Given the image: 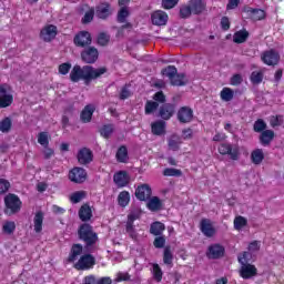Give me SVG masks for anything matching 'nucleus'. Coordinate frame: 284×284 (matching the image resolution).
<instances>
[{
    "instance_id": "f257e3e1",
    "label": "nucleus",
    "mask_w": 284,
    "mask_h": 284,
    "mask_svg": "<svg viewBox=\"0 0 284 284\" xmlns=\"http://www.w3.org/2000/svg\"><path fill=\"white\" fill-rule=\"evenodd\" d=\"M108 72V68H94L90 64L81 67L75 64L70 72V81L72 83H79V81H84V85H90L92 81H97V79H101L103 74Z\"/></svg>"
},
{
    "instance_id": "f03ea898",
    "label": "nucleus",
    "mask_w": 284,
    "mask_h": 284,
    "mask_svg": "<svg viewBox=\"0 0 284 284\" xmlns=\"http://www.w3.org/2000/svg\"><path fill=\"white\" fill-rule=\"evenodd\" d=\"M78 239L84 243L85 247H92L97 245L99 234L94 232L92 225L83 223L78 229Z\"/></svg>"
},
{
    "instance_id": "7ed1b4c3",
    "label": "nucleus",
    "mask_w": 284,
    "mask_h": 284,
    "mask_svg": "<svg viewBox=\"0 0 284 284\" xmlns=\"http://www.w3.org/2000/svg\"><path fill=\"white\" fill-rule=\"evenodd\" d=\"M161 74L168 77L171 85L182 87L187 84V79H185V73H179V70L174 65H169L162 69Z\"/></svg>"
},
{
    "instance_id": "20e7f679",
    "label": "nucleus",
    "mask_w": 284,
    "mask_h": 284,
    "mask_svg": "<svg viewBox=\"0 0 284 284\" xmlns=\"http://www.w3.org/2000/svg\"><path fill=\"white\" fill-rule=\"evenodd\" d=\"M97 265V258L93 257L92 254H84L80 256L78 262L74 264L75 270H92Z\"/></svg>"
},
{
    "instance_id": "39448f33",
    "label": "nucleus",
    "mask_w": 284,
    "mask_h": 284,
    "mask_svg": "<svg viewBox=\"0 0 284 284\" xmlns=\"http://www.w3.org/2000/svg\"><path fill=\"white\" fill-rule=\"evenodd\" d=\"M176 112V104L174 103H164L159 108L156 116L162 119V121H170Z\"/></svg>"
},
{
    "instance_id": "423d86ee",
    "label": "nucleus",
    "mask_w": 284,
    "mask_h": 284,
    "mask_svg": "<svg viewBox=\"0 0 284 284\" xmlns=\"http://www.w3.org/2000/svg\"><path fill=\"white\" fill-rule=\"evenodd\" d=\"M4 204L7 210H10L12 214H17L21 211V199H19L16 194L9 193L4 197Z\"/></svg>"
},
{
    "instance_id": "0eeeda50",
    "label": "nucleus",
    "mask_w": 284,
    "mask_h": 284,
    "mask_svg": "<svg viewBox=\"0 0 284 284\" xmlns=\"http://www.w3.org/2000/svg\"><path fill=\"white\" fill-rule=\"evenodd\" d=\"M73 43L77 48H88L92 45V34L88 31H80L74 36Z\"/></svg>"
},
{
    "instance_id": "6e6552de",
    "label": "nucleus",
    "mask_w": 284,
    "mask_h": 284,
    "mask_svg": "<svg viewBox=\"0 0 284 284\" xmlns=\"http://www.w3.org/2000/svg\"><path fill=\"white\" fill-rule=\"evenodd\" d=\"M217 150L222 156L229 155L232 161H239V146L225 142Z\"/></svg>"
},
{
    "instance_id": "1a4fd4ad",
    "label": "nucleus",
    "mask_w": 284,
    "mask_h": 284,
    "mask_svg": "<svg viewBox=\"0 0 284 284\" xmlns=\"http://www.w3.org/2000/svg\"><path fill=\"white\" fill-rule=\"evenodd\" d=\"M200 232H202L203 236L206 239H213V236H216V227H214L212 220L202 219L200 222Z\"/></svg>"
},
{
    "instance_id": "9d476101",
    "label": "nucleus",
    "mask_w": 284,
    "mask_h": 284,
    "mask_svg": "<svg viewBox=\"0 0 284 284\" xmlns=\"http://www.w3.org/2000/svg\"><path fill=\"white\" fill-rule=\"evenodd\" d=\"M83 63L92 64L99 60V50L94 47H88L81 52Z\"/></svg>"
},
{
    "instance_id": "9b49d317",
    "label": "nucleus",
    "mask_w": 284,
    "mask_h": 284,
    "mask_svg": "<svg viewBox=\"0 0 284 284\" xmlns=\"http://www.w3.org/2000/svg\"><path fill=\"white\" fill-rule=\"evenodd\" d=\"M258 275V268L254 264H241L240 267V276L244 281H250V278H254V276Z\"/></svg>"
},
{
    "instance_id": "f8f14e48",
    "label": "nucleus",
    "mask_w": 284,
    "mask_h": 284,
    "mask_svg": "<svg viewBox=\"0 0 284 284\" xmlns=\"http://www.w3.org/2000/svg\"><path fill=\"white\" fill-rule=\"evenodd\" d=\"M58 29L54 24H48L40 31V39L44 41L45 43H50V41H53V39H57Z\"/></svg>"
},
{
    "instance_id": "ddd939ff",
    "label": "nucleus",
    "mask_w": 284,
    "mask_h": 284,
    "mask_svg": "<svg viewBox=\"0 0 284 284\" xmlns=\"http://www.w3.org/2000/svg\"><path fill=\"white\" fill-rule=\"evenodd\" d=\"M176 118L180 123H192L194 121V110L190 106H182L179 109Z\"/></svg>"
},
{
    "instance_id": "4468645a",
    "label": "nucleus",
    "mask_w": 284,
    "mask_h": 284,
    "mask_svg": "<svg viewBox=\"0 0 284 284\" xmlns=\"http://www.w3.org/2000/svg\"><path fill=\"white\" fill-rule=\"evenodd\" d=\"M207 258L219 260L225 256V246L221 244H211L206 250Z\"/></svg>"
},
{
    "instance_id": "2eb2a0df",
    "label": "nucleus",
    "mask_w": 284,
    "mask_h": 284,
    "mask_svg": "<svg viewBox=\"0 0 284 284\" xmlns=\"http://www.w3.org/2000/svg\"><path fill=\"white\" fill-rule=\"evenodd\" d=\"M69 179L72 183H85L88 173L85 172V169L77 166L69 172Z\"/></svg>"
},
{
    "instance_id": "dca6fc26",
    "label": "nucleus",
    "mask_w": 284,
    "mask_h": 284,
    "mask_svg": "<svg viewBox=\"0 0 284 284\" xmlns=\"http://www.w3.org/2000/svg\"><path fill=\"white\" fill-rule=\"evenodd\" d=\"M152 197V187L150 184H141L135 189V199L138 201H149Z\"/></svg>"
},
{
    "instance_id": "f3484780",
    "label": "nucleus",
    "mask_w": 284,
    "mask_h": 284,
    "mask_svg": "<svg viewBox=\"0 0 284 284\" xmlns=\"http://www.w3.org/2000/svg\"><path fill=\"white\" fill-rule=\"evenodd\" d=\"M262 61L266 65H278V62L281 61V54H278L274 49L265 51L262 55Z\"/></svg>"
},
{
    "instance_id": "a211bd4d",
    "label": "nucleus",
    "mask_w": 284,
    "mask_h": 284,
    "mask_svg": "<svg viewBox=\"0 0 284 284\" xmlns=\"http://www.w3.org/2000/svg\"><path fill=\"white\" fill-rule=\"evenodd\" d=\"M77 159L80 165H90V162L94 160V154L92 153V150L82 148L78 152Z\"/></svg>"
},
{
    "instance_id": "6ab92c4d",
    "label": "nucleus",
    "mask_w": 284,
    "mask_h": 284,
    "mask_svg": "<svg viewBox=\"0 0 284 284\" xmlns=\"http://www.w3.org/2000/svg\"><path fill=\"white\" fill-rule=\"evenodd\" d=\"M14 98L8 92V87L0 85V109L10 108Z\"/></svg>"
},
{
    "instance_id": "aec40b11",
    "label": "nucleus",
    "mask_w": 284,
    "mask_h": 284,
    "mask_svg": "<svg viewBox=\"0 0 284 284\" xmlns=\"http://www.w3.org/2000/svg\"><path fill=\"white\" fill-rule=\"evenodd\" d=\"M243 12H245L248 19H252V21H263V19H265V11L262 9L244 7Z\"/></svg>"
},
{
    "instance_id": "412c9836",
    "label": "nucleus",
    "mask_w": 284,
    "mask_h": 284,
    "mask_svg": "<svg viewBox=\"0 0 284 284\" xmlns=\"http://www.w3.org/2000/svg\"><path fill=\"white\" fill-rule=\"evenodd\" d=\"M189 7L192 14H203L207 10V4L203 0H190Z\"/></svg>"
},
{
    "instance_id": "4be33fe9",
    "label": "nucleus",
    "mask_w": 284,
    "mask_h": 284,
    "mask_svg": "<svg viewBox=\"0 0 284 284\" xmlns=\"http://www.w3.org/2000/svg\"><path fill=\"white\" fill-rule=\"evenodd\" d=\"M113 181L118 187H125L130 184V175L125 171H119L114 174Z\"/></svg>"
},
{
    "instance_id": "5701e85b",
    "label": "nucleus",
    "mask_w": 284,
    "mask_h": 284,
    "mask_svg": "<svg viewBox=\"0 0 284 284\" xmlns=\"http://www.w3.org/2000/svg\"><path fill=\"white\" fill-rule=\"evenodd\" d=\"M153 26H165L168 23V13L165 11H154L151 16Z\"/></svg>"
},
{
    "instance_id": "b1692460",
    "label": "nucleus",
    "mask_w": 284,
    "mask_h": 284,
    "mask_svg": "<svg viewBox=\"0 0 284 284\" xmlns=\"http://www.w3.org/2000/svg\"><path fill=\"white\" fill-rule=\"evenodd\" d=\"M162 258L166 267H174V252H172V246L168 245L164 247Z\"/></svg>"
},
{
    "instance_id": "393cba45",
    "label": "nucleus",
    "mask_w": 284,
    "mask_h": 284,
    "mask_svg": "<svg viewBox=\"0 0 284 284\" xmlns=\"http://www.w3.org/2000/svg\"><path fill=\"white\" fill-rule=\"evenodd\" d=\"M146 207L150 212H161L163 210V201L159 196H153L148 200Z\"/></svg>"
},
{
    "instance_id": "a878e982",
    "label": "nucleus",
    "mask_w": 284,
    "mask_h": 284,
    "mask_svg": "<svg viewBox=\"0 0 284 284\" xmlns=\"http://www.w3.org/2000/svg\"><path fill=\"white\" fill-rule=\"evenodd\" d=\"M83 254V245L81 244H73L71 246L69 256H68V263H74L79 256Z\"/></svg>"
},
{
    "instance_id": "bb28decb",
    "label": "nucleus",
    "mask_w": 284,
    "mask_h": 284,
    "mask_svg": "<svg viewBox=\"0 0 284 284\" xmlns=\"http://www.w3.org/2000/svg\"><path fill=\"white\" fill-rule=\"evenodd\" d=\"M165 121L163 120H158L151 124V132L155 136H163L165 134Z\"/></svg>"
},
{
    "instance_id": "cd10ccee",
    "label": "nucleus",
    "mask_w": 284,
    "mask_h": 284,
    "mask_svg": "<svg viewBox=\"0 0 284 284\" xmlns=\"http://www.w3.org/2000/svg\"><path fill=\"white\" fill-rule=\"evenodd\" d=\"M112 14V11H110V4L109 3H101L95 9V16L98 19H108Z\"/></svg>"
},
{
    "instance_id": "c85d7f7f",
    "label": "nucleus",
    "mask_w": 284,
    "mask_h": 284,
    "mask_svg": "<svg viewBox=\"0 0 284 284\" xmlns=\"http://www.w3.org/2000/svg\"><path fill=\"white\" fill-rule=\"evenodd\" d=\"M94 114V105H87L81 112L82 123H90L92 121V115Z\"/></svg>"
},
{
    "instance_id": "c756f323",
    "label": "nucleus",
    "mask_w": 284,
    "mask_h": 284,
    "mask_svg": "<svg viewBox=\"0 0 284 284\" xmlns=\"http://www.w3.org/2000/svg\"><path fill=\"white\" fill-rule=\"evenodd\" d=\"M139 219H141L140 214H130L128 216L125 231H126V234H130V236H132V234H134V222L139 221Z\"/></svg>"
},
{
    "instance_id": "7c9ffc66",
    "label": "nucleus",
    "mask_w": 284,
    "mask_h": 284,
    "mask_svg": "<svg viewBox=\"0 0 284 284\" xmlns=\"http://www.w3.org/2000/svg\"><path fill=\"white\" fill-rule=\"evenodd\" d=\"M165 232V224L161 222H153L150 226V234L153 236H161Z\"/></svg>"
},
{
    "instance_id": "2f4dec72",
    "label": "nucleus",
    "mask_w": 284,
    "mask_h": 284,
    "mask_svg": "<svg viewBox=\"0 0 284 284\" xmlns=\"http://www.w3.org/2000/svg\"><path fill=\"white\" fill-rule=\"evenodd\" d=\"M274 141V131L272 130H265L260 135V142L263 145H270Z\"/></svg>"
},
{
    "instance_id": "473e14b6",
    "label": "nucleus",
    "mask_w": 284,
    "mask_h": 284,
    "mask_svg": "<svg viewBox=\"0 0 284 284\" xmlns=\"http://www.w3.org/2000/svg\"><path fill=\"white\" fill-rule=\"evenodd\" d=\"M263 159H265L263 149H256L251 153V160L254 165H261V163H263Z\"/></svg>"
},
{
    "instance_id": "72a5a7b5",
    "label": "nucleus",
    "mask_w": 284,
    "mask_h": 284,
    "mask_svg": "<svg viewBox=\"0 0 284 284\" xmlns=\"http://www.w3.org/2000/svg\"><path fill=\"white\" fill-rule=\"evenodd\" d=\"M248 38H250V32L243 29L234 33L233 41L234 43H245V41H247Z\"/></svg>"
},
{
    "instance_id": "f704fd0d",
    "label": "nucleus",
    "mask_w": 284,
    "mask_h": 284,
    "mask_svg": "<svg viewBox=\"0 0 284 284\" xmlns=\"http://www.w3.org/2000/svg\"><path fill=\"white\" fill-rule=\"evenodd\" d=\"M33 230L36 234L43 232V214H36L33 217Z\"/></svg>"
},
{
    "instance_id": "c9c22d12",
    "label": "nucleus",
    "mask_w": 284,
    "mask_h": 284,
    "mask_svg": "<svg viewBox=\"0 0 284 284\" xmlns=\"http://www.w3.org/2000/svg\"><path fill=\"white\" fill-rule=\"evenodd\" d=\"M152 276L156 283H161L163 281V270L156 263L152 264Z\"/></svg>"
},
{
    "instance_id": "e433bc0d",
    "label": "nucleus",
    "mask_w": 284,
    "mask_h": 284,
    "mask_svg": "<svg viewBox=\"0 0 284 284\" xmlns=\"http://www.w3.org/2000/svg\"><path fill=\"white\" fill-rule=\"evenodd\" d=\"M10 130H12V119L7 116L0 121V132L8 134Z\"/></svg>"
},
{
    "instance_id": "4c0bfd02",
    "label": "nucleus",
    "mask_w": 284,
    "mask_h": 284,
    "mask_svg": "<svg viewBox=\"0 0 284 284\" xmlns=\"http://www.w3.org/2000/svg\"><path fill=\"white\" fill-rule=\"evenodd\" d=\"M118 203L121 207H125L130 203V192H120L118 195Z\"/></svg>"
},
{
    "instance_id": "58836bf2",
    "label": "nucleus",
    "mask_w": 284,
    "mask_h": 284,
    "mask_svg": "<svg viewBox=\"0 0 284 284\" xmlns=\"http://www.w3.org/2000/svg\"><path fill=\"white\" fill-rule=\"evenodd\" d=\"M114 133V124H105L100 129V134L103 139H110Z\"/></svg>"
},
{
    "instance_id": "ea45409f",
    "label": "nucleus",
    "mask_w": 284,
    "mask_h": 284,
    "mask_svg": "<svg viewBox=\"0 0 284 284\" xmlns=\"http://www.w3.org/2000/svg\"><path fill=\"white\" fill-rule=\"evenodd\" d=\"M115 156L119 163H128V148L120 146Z\"/></svg>"
},
{
    "instance_id": "a19ab883",
    "label": "nucleus",
    "mask_w": 284,
    "mask_h": 284,
    "mask_svg": "<svg viewBox=\"0 0 284 284\" xmlns=\"http://www.w3.org/2000/svg\"><path fill=\"white\" fill-rule=\"evenodd\" d=\"M14 230H17V224L12 221H6L2 225L3 234H14Z\"/></svg>"
},
{
    "instance_id": "79ce46f5",
    "label": "nucleus",
    "mask_w": 284,
    "mask_h": 284,
    "mask_svg": "<svg viewBox=\"0 0 284 284\" xmlns=\"http://www.w3.org/2000/svg\"><path fill=\"white\" fill-rule=\"evenodd\" d=\"M181 145V138L179 135H172L169 140V148L170 150H173V152L179 151V148Z\"/></svg>"
},
{
    "instance_id": "37998d69",
    "label": "nucleus",
    "mask_w": 284,
    "mask_h": 284,
    "mask_svg": "<svg viewBox=\"0 0 284 284\" xmlns=\"http://www.w3.org/2000/svg\"><path fill=\"white\" fill-rule=\"evenodd\" d=\"M220 97L222 99V101H232V99H234V91L230 88H224L221 93Z\"/></svg>"
},
{
    "instance_id": "c03bdc74",
    "label": "nucleus",
    "mask_w": 284,
    "mask_h": 284,
    "mask_svg": "<svg viewBox=\"0 0 284 284\" xmlns=\"http://www.w3.org/2000/svg\"><path fill=\"white\" fill-rule=\"evenodd\" d=\"M237 261H239L240 265L250 264V261H252V253H250L247 251L240 253L237 256Z\"/></svg>"
},
{
    "instance_id": "a18cd8bd",
    "label": "nucleus",
    "mask_w": 284,
    "mask_h": 284,
    "mask_svg": "<svg viewBox=\"0 0 284 284\" xmlns=\"http://www.w3.org/2000/svg\"><path fill=\"white\" fill-rule=\"evenodd\" d=\"M251 83H253V85H258L260 83H263V72L253 71L251 73Z\"/></svg>"
},
{
    "instance_id": "49530a36",
    "label": "nucleus",
    "mask_w": 284,
    "mask_h": 284,
    "mask_svg": "<svg viewBox=\"0 0 284 284\" xmlns=\"http://www.w3.org/2000/svg\"><path fill=\"white\" fill-rule=\"evenodd\" d=\"M254 132H265L267 130V123H265V120L258 119L257 121L254 122L253 125Z\"/></svg>"
},
{
    "instance_id": "de8ad7c7",
    "label": "nucleus",
    "mask_w": 284,
    "mask_h": 284,
    "mask_svg": "<svg viewBox=\"0 0 284 284\" xmlns=\"http://www.w3.org/2000/svg\"><path fill=\"white\" fill-rule=\"evenodd\" d=\"M192 17V9L190 4L180 7V19H190Z\"/></svg>"
},
{
    "instance_id": "09e8293b",
    "label": "nucleus",
    "mask_w": 284,
    "mask_h": 284,
    "mask_svg": "<svg viewBox=\"0 0 284 284\" xmlns=\"http://www.w3.org/2000/svg\"><path fill=\"white\" fill-rule=\"evenodd\" d=\"M245 225H247V219L243 217V216H236L234 219V229L237 231L243 230V227H245Z\"/></svg>"
},
{
    "instance_id": "8fccbe9b",
    "label": "nucleus",
    "mask_w": 284,
    "mask_h": 284,
    "mask_svg": "<svg viewBox=\"0 0 284 284\" xmlns=\"http://www.w3.org/2000/svg\"><path fill=\"white\" fill-rule=\"evenodd\" d=\"M85 199V191H77L70 196L71 203H81Z\"/></svg>"
},
{
    "instance_id": "3c124183",
    "label": "nucleus",
    "mask_w": 284,
    "mask_h": 284,
    "mask_svg": "<svg viewBox=\"0 0 284 284\" xmlns=\"http://www.w3.org/2000/svg\"><path fill=\"white\" fill-rule=\"evenodd\" d=\"M144 110L145 114H152L155 110H159V102L146 101Z\"/></svg>"
},
{
    "instance_id": "603ef678",
    "label": "nucleus",
    "mask_w": 284,
    "mask_h": 284,
    "mask_svg": "<svg viewBox=\"0 0 284 284\" xmlns=\"http://www.w3.org/2000/svg\"><path fill=\"white\" fill-rule=\"evenodd\" d=\"M98 45H108V43H110V34L105 33V32H101L98 34V39H97Z\"/></svg>"
},
{
    "instance_id": "864d4df0",
    "label": "nucleus",
    "mask_w": 284,
    "mask_h": 284,
    "mask_svg": "<svg viewBox=\"0 0 284 284\" xmlns=\"http://www.w3.org/2000/svg\"><path fill=\"white\" fill-rule=\"evenodd\" d=\"M126 17H130V11L128 10V8L122 7L118 13L119 23H125Z\"/></svg>"
},
{
    "instance_id": "5fc2aeb1",
    "label": "nucleus",
    "mask_w": 284,
    "mask_h": 284,
    "mask_svg": "<svg viewBox=\"0 0 284 284\" xmlns=\"http://www.w3.org/2000/svg\"><path fill=\"white\" fill-rule=\"evenodd\" d=\"M38 143L43 145V148L50 145V141L48 140V132H40L38 134Z\"/></svg>"
},
{
    "instance_id": "6e6d98bb",
    "label": "nucleus",
    "mask_w": 284,
    "mask_h": 284,
    "mask_svg": "<svg viewBox=\"0 0 284 284\" xmlns=\"http://www.w3.org/2000/svg\"><path fill=\"white\" fill-rule=\"evenodd\" d=\"M156 237L153 241V245L156 250L165 247V236L155 235Z\"/></svg>"
},
{
    "instance_id": "4d7b16f0",
    "label": "nucleus",
    "mask_w": 284,
    "mask_h": 284,
    "mask_svg": "<svg viewBox=\"0 0 284 284\" xmlns=\"http://www.w3.org/2000/svg\"><path fill=\"white\" fill-rule=\"evenodd\" d=\"M183 172L179 169H165L163 171L164 176H182Z\"/></svg>"
},
{
    "instance_id": "13d9d810",
    "label": "nucleus",
    "mask_w": 284,
    "mask_h": 284,
    "mask_svg": "<svg viewBox=\"0 0 284 284\" xmlns=\"http://www.w3.org/2000/svg\"><path fill=\"white\" fill-rule=\"evenodd\" d=\"M132 97V91H130V87L124 85L120 92L121 101H125V99H130Z\"/></svg>"
},
{
    "instance_id": "bf43d9fd",
    "label": "nucleus",
    "mask_w": 284,
    "mask_h": 284,
    "mask_svg": "<svg viewBox=\"0 0 284 284\" xmlns=\"http://www.w3.org/2000/svg\"><path fill=\"white\" fill-rule=\"evenodd\" d=\"M72 69V64L70 62H64L62 64L59 65V72L60 74H68V72H70V70Z\"/></svg>"
},
{
    "instance_id": "052dcab7",
    "label": "nucleus",
    "mask_w": 284,
    "mask_h": 284,
    "mask_svg": "<svg viewBox=\"0 0 284 284\" xmlns=\"http://www.w3.org/2000/svg\"><path fill=\"white\" fill-rule=\"evenodd\" d=\"M10 190V182L6 179H0V194H6Z\"/></svg>"
},
{
    "instance_id": "680f3d73",
    "label": "nucleus",
    "mask_w": 284,
    "mask_h": 284,
    "mask_svg": "<svg viewBox=\"0 0 284 284\" xmlns=\"http://www.w3.org/2000/svg\"><path fill=\"white\" fill-rule=\"evenodd\" d=\"M178 3H179V0H163L162 7L165 10H172V8H174Z\"/></svg>"
},
{
    "instance_id": "e2e57ef3",
    "label": "nucleus",
    "mask_w": 284,
    "mask_h": 284,
    "mask_svg": "<svg viewBox=\"0 0 284 284\" xmlns=\"http://www.w3.org/2000/svg\"><path fill=\"white\" fill-rule=\"evenodd\" d=\"M92 19H94V9L85 12L84 17L82 18V23H90Z\"/></svg>"
},
{
    "instance_id": "0e129e2a",
    "label": "nucleus",
    "mask_w": 284,
    "mask_h": 284,
    "mask_svg": "<svg viewBox=\"0 0 284 284\" xmlns=\"http://www.w3.org/2000/svg\"><path fill=\"white\" fill-rule=\"evenodd\" d=\"M155 103H165V94L163 91H159L153 95Z\"/></svg>"
},
{
    "instance_id": "69168bd1",
    "label": "nucleus",
    "mask_w": 284,
    "mask_h": 284,
    "mask_svg": "<svg viewBox=\"0 0 284 284\" xmlns=\"http://www.w3.org/2000/svg\"><path fill=\"white\" fill-rule=\"evenodd\" d=\"M42 154L45 160L52 159V156H54V150L49 146H44V150H42Z\"/></svg>"
},
{
    "instance_id": "338daca9",
    "label": "nucleus",
    "mask_w": 284,
    "mask_h": 284,
    "mask_svg": "<svg viewBox=\"0 0 284 284\" xmlns=\"http://www.w3.org/2000/svg\"><path fill=\"white\" fill-rule=\"evenodd\" d=\"M92 207L89 204H83L79 210V214H92Z\"/></svg>"
},
{
    "instance_id": "774afa93",
    "label": "nucleus",
    "mask_w": 284,
    "mask_h": 284,
    "mask_svg": "<svg viewBox=\"0 0 284 284\" xmlns=\"http://www.w3.org/2000/svg\"><path fill=\"white\" fill-rule=\"evenodd\" d=\"M97 277L94 275H87L83 278V284H97Z\"/></svg>"
}]
</instances>
